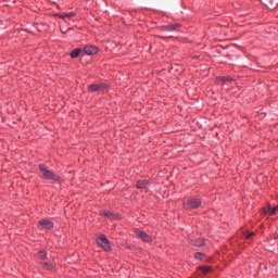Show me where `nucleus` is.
I'll list each match as a JSON object with an SVG mask.
<instances>
[{
	"label": "nucleus",
	"instance_id": "6ab92c4d",
	"mask_svg": "<svg viewBox=\"0 0 278 278\" xmlns=\"http://www.w3.org/2000/svg\"><path fill=\"white\" fill-rule=\"evenodd\" d=\"M43 266H45V268H47L48 270H53V269H54V267H53V265H52L51 263H45Z\"/></svg>",
	"mask_w": 278,
	"mask_h": 278
},
{
	"label": "nucleus",
	"instance_id": "423d86ee",
	"mask_svg": "<svg viewBox=\"0 0 278 278\" xmlns=\"http://www.w3.org/2000/svg\"><path fill=\"white\" fill-rule=\"evenodd\" d=\"M39 229H53V222L49 219H42L39 222Z\"/></svg>",
	"mask_w": 278,
	"mask_h": 278
},
{
	"label": "nucleus",
	"instance_id": "ddd939ff",
	"mask_svg": "<svg viewBox=\"0 0 278 278\" xmlns=\"http://www.w3.org/2000/svg\"><path fill=\"white\" fill-rule=\"evenodd\" d=\"M218 81H219V84L229 85V84L233 83V78L222 76V77L218 78Z\"/></svg>",
	"mask_w": 278,
	"mask_h": 278
},
{
	"label": "nucleus",
	"instance_id": "9d476101",
	"mask_svg": "<svg viewBox=\"0 0 278 278\" xmlns=\"http://www.w3.org/2000/svg\"><path fill=\"white\" fill-rule=\"evenodd\" d=\"M178 27H180L179 24H169L162 26L163 31H175Z\"/></svg>",
	"mask_w": 278,
	"mask_h": 278
},
{
	"label": "nucleus",
	"instance_id": "f257e3e1",
	"mask_svg": "<svg viewBox=\"0 0 278 278\" xmlns=\"http://www.w3.org/2000/svg\"><path fill=\"white\" fill-rule=\"evenodd\" d=\"M39 170L43 177V179H48L50 181H60V176H58L52 170H49L45 165L39 166Z\"/></svg>",
	"mask_w": 278,
	"mask_h": 278
},
{
	"label": "nucleus",
	"instance_id": "39448f33",
	"mask_svg": "<svg viewBox=\"0 0 278 278\" xmlns=\"http://www.w3.org/2000/svg\"><path fill=\"white\" fill-rule=\"evenodd\" d=\"M106 86L103 83L89 85L88 89L91 92H99V90H105Z\"/></svg>",
	"mask_w": 278,
	"mask_h": 278
},
{
	"label": "nucleus",
	"instance_id": "a211bd4d",
	"mask_svg": "<svg viewBox=\"0 0 278 278\" xmlns=\"http://www.w3.org/2000/svg\"><path fill=\"white\" fill-rule=\"evenodd\" d=\"M194 244H195V247H203V245H205V241L203 239H200V240L195 241Z\"/></svg>",
	"mask_w": 278,
	"mask_h": 278
},
{
	"label": "nucleus",
	"instance_id": "dca6fc26",
	"mask_svg": "<svg viewBox=\"0 0 278 278\" xmlns=\"http://www.w3.org/2000/svg\"><path fill=\"white\" fill-rule=\"evenodd\" d=\"M195 260H200L203 261V257H205V254L201 253V252H197L194 255Z\"/></svg>",
	"mask_w": 278,
	"mask_h": 278
},
{
	"label": "nucleus",
	"instance_id": "aec40b11",
	"mask_svg": "<svg viewBox=\"0 0 278 278\" xmlns=\"http://www.w3.org/2000/svg\"><path fill=\"white\" fill-rule=\"evenodd\" d=\"M253 236H255V232H250L248 236H245V238L249 240V238H253Z\"/></svg>",
	"mask_w": 278,
	"mask_h": 278
},
{
	"label": "nucleus",
	"instance_id": "f03ea898",
	"mask_svg": "<svg viewBox=\"0 0 278 278\" xmlns=\"http://www.w3.org/2000/svg\"><path fill=\"white\" fill-rule=\"evenodd\" d=\"M187 210H199L201 207V199L190 198L184 203Z\"/></svg>",
	"mask_w": 278,
	"mask_h": 278
},
{
	"label": "nucleus",
	"instance_id": "f3484780",
	"mask_svg": "<svg viewBox=\"0 0 278 278\" xmlns=\"http://www.w3.org/2000/svg\"><path fill=\"white\" fill-rule=\"evenodd\" d=\"M39 257H40V260H47V251L41 250V251L39 252Z\"/></svg>",
	"mask_w": 278,
	"mask_h": 278
},
{
	"label": "nucleus",
	"instance_id": "4468645a",
	"mask_svg": "<svg viewBox=\"0 0 278 278\" xmlns=\"http://www.w3.org/2000/svg\"><path fill=\"white\" fill-rule=\"evenodd\" d=\"M198 270H200V273H202L203 275H208V273H212L214 269L212 268V266H201L198 268Z\"/></svg>",
	"mask_w": 278,
	"mask_h": 278
},
{
	"label": "nucleus",
	"instance_id": "6e6552de",
	"mask_svg": "<svg viewBox=\"0 0 278 278\" xmlns=\"http://www.w3.org/2000/svg\"><path fill=\"white\" fill-rule=\"evenodd\" d=\"M101 216H105V218H109V220H118L121 216L113 214L110 211H101Z\"/></svg>",
	"mask_w": 278,
	"mask_h": 278
},
{
	"label": "nucleus",
	"instance_id": "0eeeda50",
	"mask_svg": "<svg viewBox=\"0 0 278 278\" xmlns=\"http://www.w3.org/2000/svg\"><path fill=\"white\" fill-rule=\"evenodd\" d=\"M135 233H136V236H138V238H141V240H143V242H151V240H152L151 236H149V233H147L142 230H136Z\"/></svg>",
	"mask_w": 278,
	"mask_h": 278
},
{
	"label": "nucleus",
	"instance_id": "9b49d317",
	"mask_svg": "<svg viewBox=\"0 0 278 278\" xmlns=\"http://www.w3.org/2000/svg\"><path fill=\"white\" fill-rule=\"evenodd\" d=\"M137 188H138V190H144V189L149 188V181L138 180L137 181Z\"/></svg>",
	"mask_w": 278,
	"mask_h": 278
},
{
	"label": "nucleus",
	"instance_id": "f8f14e48",
	"mask_svg": "<svg viewBox=\"0 0 278 278\" xmlns=\"http://www.w3.org/2000/svg\"><path fill=\"white\" fill-rule=\"evenodd\" d=\"M278 212V206L271 208L270 206L264 208V214H269V216H275Z\"/></svg>",
	"mask_w": 278,
	"mask_h": 278
},
{
	"label": "nucleus",
	"instance_id": "20e7f679",
	"mask_svg": "<svg viewBox=\"0 0 278 278\" xmlns=\"http://www.w3.org/2000/svg\"><path fill=\"white\" fill-rule=\"evenodd\" d=\"M85 55H97L99 53V49L94 46H86L84 48Z\"/></svg>",
	"mask_w": 278,
	"mask_h": 278
},
{
	"label": "nucleus",
	"instance_id": "1a4fd4ad",
	"mask_svg": "<svg viewBox=\"0 0 278 278\" xmlns=\"http://www.w3.org/2000/svg\"><path fill=\"white\" fill-rule=\"evenodd\" d=\"M59 18H62L63 21H65V23H68V21H71V18H75V13L71 12V13H62V14H58Z\"/></svg>",
	"mask_w": 278,
	"mask_h": 278
},
{
	"label": "nucleus",
	"instance_id": "2eb2a0df",
	"mask_svg": "<svg viewBox=\"0 0 278 278\" xmlns=\"http://www.w3.org/2000/svg\"><path fill=\"white\" fill-rule=\"evenodd\" d=\"M79 53H81V49L77 48L71 52V58H79Z\"/></svg>",
	"mask_w": 278,
	"mask_h": 278
},
{
	"label": "nucleus",
	"instance_id": "7ed1b4c3",
	"mask_svg": "<svg viewBox=\"0 0 278 278\" xmlns=\"http://www.w3.org/2000/svg\"><path fill=\"white\" fill-rule=\"evenodd\" d=\"M99 247H101L105 251H112V247H110V240L105 235H100L97 239Z\"/></svg>",
	"mask_w": 278,
	"mask_h": 278
}]
</instances>
